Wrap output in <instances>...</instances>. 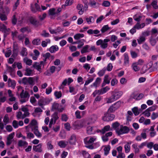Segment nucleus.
I'll list each match as a JSON object with an SVG mask.
<instances>
[{
    "label": "nucleus",
    "instance_id": "f257e3e1",
    "mask_svg": "<svg viewBox=\"0 0 158 158\" xmlns=\"http://www.w3.org/2000/svg\"><path fill=\"white\" fill-rule=\"evenodd\" d=\"M123 94V92L122 91H113L112 93L111 96L107 98V103H111L116 101Z\"/></svg>",
    "mask_w": 158,
    "mask_h": 158
},
{
    "label": "nucleus",
    "instance_id": "f03ea898",
    "mask_svg": "<svg viewBox=\"0 0 158 158\" xmlns=\"http://www.w3.org/2000/svg\"><path fill=\"white\" fill-rule=\"evenodd\" d=\"M51 101L48 98L42 97L38 101V105L43 110H45L44 106L48 105Z\"/></svg>",
    "mask_w": 158,
    "mask_h": 158
},
{
    "label": "nucleus",
    "instance_id": "7ed1b4c3",
    "mask_svg": "<svg viewBox=\"0 0 158 158\" xmlns=\"http://www.w3.org/2000/svg\"><path fill=\"white\" fill-rule=\"evenodd\" d=\"M17 88L18 91L20 90H22L20 94V96L21 98H27V100H28L30 96V95L28 92L27 91H25L23 89V87L21 86H17Z\"/></svg>",
    "mask_w": 158,
    "mask_h": 158
},
{
    "label": "nucleus",
    "instance_id": "20e7f679",
    "mask_svg": "<svg viewBox=\"0 0 158 158\" xmlns=\"http://www.w3.org/2000/svg\"><path fill=\"white\" fill-rule=\"evenodd\" d=\"M28 20L30 23L35 27H38L41 24L40 22L37 20L35 16H30Z\"/></svg>",
    "mask_w": 158,
    "mask_h": 158
},
{
    "label": "nucleus",
    "instance_id": "39448f33",
    "mask_svg": "<svg viewBox=\"0 0 158 158\" xmlns=\"http://www.w3.org/2000/svg\"><path fill=\"white\" fill-rule=\"evenodd\" d=\"M130 129L128 127L126 126H123L121 125L120 129L116 130V132L118 135H120L123 134L128 133Z\"/></svg>",
    "mask_w": 158,
    "mask_h": 158
},
{
    "label": "nucleus",
    "instance_id": "423d86ee",
    "mask_svg": "<svg viewBox=\"0 0 158 158\" xmlns=\"http://www.w3.org/2000/svg\"><path fill=\"white\" fill-rule=\"evenodd\" d=\"M109 113L107 112V113L105 114L104 116L102 118L103 120L109 122L112 121L115 118V115Z\"/></svg>",
    "mask_w": 158,
    "mask_h": 158
},
{
    "label": "nucleus",
    "instance_id": "0eeeda50",
    "mask_svg": "<svg viewBox=\"0 0 158 158\" xmlns=\"http://www.w3.org/2000/svg\"><path fill=\"white\" fill-rule=\"evenodd\" d=\"M120 103V102L118 101L112 105L108 109L107 112L110 113L115 111L119 107Z\"/></svg>",
    "mask_w": 158,
    "mask_h": 158
},
{
    "label": "nucleus",
    "instance_id": "6e6552de",
    "mask_svg": "<svg viewBox=\"0 0 158 158\" xmlns=\"http://www.w3.org/2000/svg\"><path fill=\"white\" fill-rule=\"evenodd\" d=\"M0 30L4 33V37H6L9 34L10 30V28H7L6 27L4 24H1L0 26Z\"/></svg>",
    "mask_w": 158,
    "mask_h": 158
},
{
    "label": "nucleus",
    "instance_id": "1a4fd4ad",
    "mask_svg": "<svg viewBox=\"0 0 158 158\" xmlns=\"http://www.w3.org/2000/svg\"><path fill=\"white\" fill-rule=\"evenodd\" d=\"M96 139V138L86 137L84 139V142L85 144H89L93 143Z\"/></svg>",
    "mask_w": 158,
    "mask_h": 158
},
{
    "label": "nucleus",
    "instance_id": "9d476101",
    "mask_svg": "<svg viewBox=\"0 0 158 158\" xmlns=\"http://www.w3.org/2000/svg\"><path fill=\"white\" fill-rule=\"evenodd\" d=\"M13 53L11 57L15 58L18 55L19 52V47L17 44H14L13 45Z\"/></svg>",
    "mask_w": 158,
    "mask_h": 158
},
{
    "label": "nucleus",
    "instance_id": "9b49d317",
    "mask_svg": "<svg viewBox=\"0 0 158 158\" xmlns=\"http://www.w3.org/2000/svg\"><path fill=\"white\" fill-rule=\"evenodd\" d=\"M42 144L40 143L37 145H34L33 146L32 149L36 152H42Z\"/></svg>",
    "mask_w": 158,
    "mask_h": 158
},
{
    "label": "nucleus",
    "instance_id": "f8f14e48",
    "mask_svg": "<svg viewBox=\"0 0 158 158\" xmlns=\"http://www.w3.org/2000/svg\"><path fill=\"white\" fill-rule=\"evenodd\" d=\"M8 83L9 87H10L13 89H15L16 84L15 81L9 78L8 79Z\"/></svg>",
    "mask_w": 158,
    "mask_h": 158
},
{
    "label": "nucleus",
    "instance_id": "ddd939ff",
    "mask_svg": "<svg viewBox=\"0 0 158 158\" xmlns=\"http://www.w3.org/2000/svg\"><path fill=\"white\" fill-rule=\"evenodd\" d=\"M77 9L79 10L78 13L80 15H82L83 13L84 8L83 6L81 4H78L77 6Z\"/></svg>",
    "mask_w": 158,
    "mask_h": 158
},
{
    "label": "nucleus",
    "instance_id": "4468645a",
    "mask_svg": "<svg viewBox=\"0 0 158 158\" xmlns=\"http://www.w3.org/2000/svg\"><path fill=\"white\" fill-rule=\"evenodd\" d=\"M69 143L71 145L75 144L76 141V136L75 134H72L69 140Z\"/></svg>",
    "mask_w": 158,
    "mask_h": 158
},
{
    "label": "nucleus",
    "instance_id": "2eb2a0df",
    "mask_svg": "<svg viewBox=\"0 0 158 158\" xmlns=\"http://www.w3.org/2000/svg\"><path fill=\"white\" fill-rule=\"evenodd\" d=\"M73 125L75 127V128L77 129L82 127L83 126L82 123L80 121H77L73 123Z\"/></svg>",
    "mask_w": 158,
    "mask_h": 158
},
{
    "label": "nucleus",
    "instance_id": "dca6fc26",
    "mask_svg": "<svg viewBox=\"0 0 158 158\" xmlns=\"http://www.w3.org/2000/svg\"><path fill=\"white\" fill-rule=\"evenodd\" d=\"M101 78L100 77H97L95 81L91 85V87H94L96 88L98 86V85H99L101 81Z\"/></svg>",
    "mask_w": 158,
    "mask_h": 158
},
{
    "label": "nucleus",
    "instance_id": "f3484780",
    "mask_svg": "<svg viewBox=\"0 0 158 158\" xmlns=\"http://www.w3.org/2000/svg\"><path fill=\"white\" fill-rule=\"evenodd\" d=\"M59 48L57 45H53L51 46L49 49V51L51 53L55 52L58 50Z\"/></svg>",
    "mask_w": 158,
    "mask_h": 158
},
{
    "label": "nucleus",
    "instance_id": "a211bd4d",
    "mask_svg": "<svg viewBox=\"0 0 158 158\" xmlns=\"http://www.w3.org/2000/svg\"><path fill=\"white\" fill-rule=\"evenodd\" d=\"M68 142L65 140H61L58 143V145L61 148H64L67 145Z\"/></svg>",
    "mask_w": 158,
    "mask_h": 158
},
{
    "label": "nucleus",
    "instance_id": "6ab92c4d",
    "mask_svg": "<svg viewBox=\"0 0 158 158\" xmlns=\"http://www.w3.org/2000/svg\"><path fill=\"white\" fill-rule=\"evenodd\" d=\"M110 89V88L107 86H106L105 87L102 88L101 89L99 90V95H102L105 94L108 90H109Z\"/></svg>",
    "mask_w": 158,
    "mask_h": 158
},
{
    "label": "nucleus",
    "instance_id": "aec40b11",
    "mask_svg": "<svg viewBox=\"0 0 158 158\" xmlns=\"http://www.w3.org/2000/svg\"><path fill=\"white\" fill-rule=\"evenodd\" d=\"M124 63L125 65L128 64L129 63V58L128 54L127 53H125L124 54Z\"/></svg>",
    "mask_w": 158,
    "mask_h": 158
},
{
    "label": "nucleus",
    "instance_id": "412c9836",
    "mask_svg": "<svg viewBox=\"0 0 158 158\" xmlns=\"http://www.w3.org/2000/svg\"><path fill=\"white\" fill-rule=\"evenodd\" d=\"M110 126L109 125H107L105 126L101 130H100V131L102 134H104L106 132L110 130Z\"/></svg>",
    "mask_w": 158,
    "mask_h": 158
},
{
    "label": "nucleus",
    "instance_id": "4be33fe9",
    "mask_svg": "<svg viewBox=\"0 0 158 158\" xmlns=\"http://www.w3.org/2000/svg\"><path fill=\"white\" fill-rule=\"evenodd\" d=\"M87 33L89 35H91L93 34H97L100 33V31L97 29L93 30L92 29H89L87 31Z\"/></svg>",
    "mask_w": 158,
    "mask_h": 158
},
{
    "label": "nucleus",
    "instance_id": "5701e85b",
    "mask_svg": "<svg viewBox=\"0 0 158 158\" xmlns=\"http://www.w3.org/2000/svg\"><path fill=\"white\" fill-rule=\"evenodd\" d=\"M87 133L89 135L94 134L95 131L94 130L93 127L91 126L88 127L86 129Z\"/></svg>",
    "mask_w": 158,
    "mask_h": 158
},
{
    "label": "nucleus",
    "instance_id": "b1692460",
    "mask_svg": "<svg viewBox=\"0 0 158 158\" xmlns=\"http://www.w3.org/2000/svg\"><path fill=\"white\" fill-rule=\"evenodd\" d=\"M145 26V24L144 23H143L140 24L139 22L137 23L135 25V27L137 29H140L142 28Z\"/></svg>",
    "mask_w": 158,
    "mask_h": 158
},
{
    "label": "nucleus",
    "instance_id": "393cba45",
    "mask_svg": "<svg viewBox=\"0 0 158 158\" xmlns=\"http://www.w3.org/2000/svg\"><path fill=\"white\" fill-rule=\"evenodd\" d=\"M138 63H133L132 65V68L135 72H137L139 70V68L138 66Z\"/></svg>",
    "mask_w": 158,
    "mask_h": 158
},
{
    "label": "nucleus",
    "instance_id": "a878e982",
    "mask_svg": "<svg viewBox=\"0 0 158 158\" xmlns=\"http://www.w3.org/2000/svg\"><path fill=\"white\" fill-rule=\"evenodd\" d=\"M133 19L137 21V23L139 22L142 18V16L136 14L133 16Z\"/></svg>",
    "mask_w": 158,
    "mask_h": 158
},
{
    "label": "nucleus",
    "instance_id": "bb28decb",
    "mask_svg": "<svg viewBox=\"0 0 158 158\" xmlns=\"http://www.w3.org/2000/svg\"><path fill=\"white\" fill-rule=\"evenodd\" d=\"M90 47L88 45H85L82 49L81 50V52L82 54L89 52V51H88V48Z\"/></svg>",
    "mask_w": 158,
    "mask_h": 158
},
{
    "label": "nucleus",
    "instance_id": "cd10ccee",
    "mask_svg": "<svg viewBox=\"0 0 158 158\" xmlns=\"http://www.w3.org/2000/svg\"><path fill=\"white\" fill-rule=\"evenodd\" d=\"M110 29V28L109 27L108 25H105L101 29V31L102 33H104Z\"/></svg>",
    "mask_w": 158,
    "mask_h": 158
},
{
    "label": "nucleus",
    "instance_id": "c85d7f7f",
    "mask_svg": "<svg viewBox=\"0 0 158 158\" xmlns=\"http://www.w3.org/2000/svg\"><path fill=\"white\" fill-rule=\"evenodd\" d=\"M28 143L26 141H23L21 140H19L18 143V145L19 147H21L27 145Z\"/></svg>",
    "mask_w": 158,
    "mask_h": 158
},
{
    "label": "nucleus",
    "instance_id": "c756f323",
    "mask_svg": "<svg viewBox=\"0 0 158 158\" xmlns=\"http://www.w3.org/2000/svg\"><path fill=\"white\" fill-rule=\"evenodd\" d=\"M131 110L135 116H137L139 114L138 108L137 107H133L131 109Z\"/></svg>",
    "mask_w": 158,
    "mask_h": 158
},
{
    "label": "nucleus",
    "instance_id": "7c9ffc66",
    "mask_svg": "<svg viewBox=\"0 0 158 158\" xmlns=\"http://www.w3.org/2000/svg\"><path fill=\"white\" fill-rule=\"evenodd\" d=\"M110 149V145H107L104 148V155L107 156L109 153V151Z\"/></svg>",
    "mask_w": 158,
    "mask_h": 158
},
{
    "label": "nucleus",
    "instance_id": "2f4dec72",
    "mask_svg": "<svg viewBox=\"0 0 158 158\" xmlns=\"http://www.w3.org/2000/svg\"><path fill=\"white\" fill-rule=\"evenodd\" d=\"M59 107V104L56 102H54L52 106L51 111H54L58 109Z\"/></svg>",
    "mask_w": 158,
    "mask_h": 158
},
{
    "label": "nucleus",
    "instance_id": "473e14b6",
    "mask_svg": "<svg viewBox=\"0 0 158 158\" xmlns=\"http://www.w3.org/2000/svg\"><path fill=\"white\" fill-rule=\"evenodd\" d=\"M84 36V35L83 34L77 33L74 35V38L76 40H78L81 38L83 37Z\"/></svg>",
    "mask_w": 158,
    "mask_h": 158
},
{
    "label": "nucleus",
    "instance_id": "72a5a7b5",
    "mask_svg": "<svg viewBox=\"0 0 158 158\" xmlns=\"http://www.w3.org/2000/svg\"><path fill=\"white\" fill-rule=\"evenodd\" d=\"M56 9L55 8H50L48 10V14L49 15L53 16L56 15Z\"/></svg>",
    "mask_w": 158,
    "mask_h": 158
},
{
    "label": "nucleus",
    "instance_id": "f704fd0d",
    "mask_svg": "<svg viewBox=\"0 0 158 158\" xmlns=\"http://www.w3.org/2000/svg\"><path fill=\"white\" fill-rule=\"evenodd\" d=\"M94 78L92 77L91 78H88L86 81H85V83L84 84V88H86V87H85V86L89 84L92 82L94 80Z\"/></svg>",
    "mask_w": 158,
    "mask_h": 158
},
{
    "label": "nucleus",
    "instance_id": "c9c22d12",
    "mask_svg": "<svg viewBox=\"0 0 158 158\" xmlns=\"http://www.w3.org/2000/svg\"><path fill=\"white\" fill-rule=\"evenodd\" d=\"M38 63L35 62L33 65V66L34 68H35L38 71L40 72L41 70V67L39 64H37Z\"/></svg>",
    "mask_w": 158,
    "mask_h": 158
},
{
    "label": "nucleus",
    "instance_id": "e433bc0d",
    "mask_svg": "<svg viewBox=\"0 0 158 158\" xmlns=\"http://www.w3.org/2000/svg\"><path fill=\"white\" fill-rule=\"evenodd\" d=\"M153 62L152 61H150L145 66H146V68H147V69H146L145 70V71H147L148 69H149L151 68L152 67V66H153Z\"/></svg>",
    "mask_w": 158,
    "mask_h": 158
},
{
    "label": "nucleus",
    "instance_id": "4c0bfd02",
    "mask_svg": "<svg viewBox=\"0 0 158 158\" xmlns=\"http://www.w3.org/2000/svg\"><path fill=\"white\" fill-rule=\"evenodd\" d=\"M25 37V35L24 34L22 33L18 35L17 36V38L19 41H22L23 42Z\"/></svg>",
    "mask_w": 158,
    "mask_h": 158
},
{
    "label": "nucleus",
    "instance_id": "58836bf2",
    "mask_svg": "<svg viewBox=\"0 0 158 158\" xmlns=\"http://www.w3.org/2000/svg\"><path fill=\"white\" fill-rule=\"evenodd\" d=\"M110 78H109V76L108 75H106L104 77V82L106 84H109L110 83Z\"/></svg>",
    "mask_w": 158,
    "mask_h": 158
},
{
    "label": "nucleus",
    "instance_id": "ea45409f",
    "mask_svg": "<svg viewBox=\"0 0 158 158\" xmlns=\"http://www.w3.org/2000/svg\"><path fill=\"white\" fill-rule=\"evenodd\" d=\"M58 112H55L52 115V116L53 117V120L54 119V123H55L56 121L58 119L59 117L58 116Z\"/></svg>",
    "mask_w": 158,
    "mask_h": 158
},
{
    "label": "nucleus",
    "instance_id": "a19ab883",
    "mask_svg": "<svg viewBox=\"0 0 158 158\" xmlns=\"http://www.w3.org/2000/svg\"><path fill=\"white\" fill-rule=\"evenodd\" d=\"M32 43L34 45H39L40 44V39H35L32 41Z\"/></svg>",
    "mask_w": 158,
    "mask_h": 158
},
{
    "label": "nucleus",
    "instance_id": "79ce46f5",
    "mask_svg": "<svg viewBox=\"0 0 158 158\" xmlns=\"http://www.w3.org/2000/svg\"><path fill=\"white\" fill-rule=\"evenodd\" d=\"M27 48H23L21 52V54L22 56H27Z\"/></svg>",
    "mask_w": 158,
    "mask_h": 158
},
{
    "label": "nucleus",
    "instance_id": "37998d69",
    "mask_svg": "<svg viewBox=\"0 0 158 158\" xmlns=\"http://www.w3.org/2000/svg\"><path fill=\"white\" fill-rule=\"evenodd\" d=\"M28 84L32 85H34V81L33 78L32 77H29L28 79Z\"/></svg>",
    "mask_w": 158,
    "mask_h": 158
},
{
    "label": "nucleus",
    "instance_id": "c03bdc74",
    "mask_svg": "<svg viewBox=\"0 0 158 158\" xmlns=\"http://www.w3.org/2000/svg\"><path fill=\"white\" fill-rule=\"evenodd\" d=\"M157 3V0H155L153 1L151 4V5H152L153 8L156 9L158 8Z\"/></svg>",
    "mask_w": 158,
    "mask_h": 158
},
{
    "label": "nucleus",
    "instance_id": "a18cd8bd",
    "mask_svg": "<svg viewBox=\"0 0 158 158\" xmlns=\"http://www.w3.org/2000/svg\"><path fill=\"white\" fill-rule=\"evenodd\" d=\"M0 19L2 21H6L7 18L6 16L4 14L0 13Z\"/></svg>",
    "mask_w": 158,
    "mask_h": 158
},
{
    "label": "nucleus",
    "instance_id": "49530a36",
    "mask_svg": "<svg viewBox=\"0 0 158 158\" xmlns=\"http://www.w3.org/2000/svg\"><path fill=\"white\" fill-rule=\"evenodd\" d=\"M54 94L55 96L57 99L60 98L62 96V93L61 91H55Z\"/></svg>",
    "mask_w": 158,
    "mask_h": 158
},
{
    "label": "nucleus",
    "instance_id": "de8ad7c7",
    "mask_svg": "<svg viewBox=\"0 0 158 158\" xmlns=\"http://www.w3.org/2000/svg\"><path fill=\"white\" fill-rule=\"evenodd\" d=\"M106 69L104 68L102 70H100L98 73V75L100 77L103 76L105 73Z\"/></svg>",
    "mask_w": 158,
    "mask_h": 158
},
{
    "label": "nucleus",
    "instance_id": "09e8293b",
    "mask_svg": "<svg viewBox=\"0 0 158 158\" xmlns=\"http://www.w3.org/2000/svg\"><path fill=\"white\" fill-rule=\"evenodd\" d=\"M25 75L27 76H30L32 73V70L29 68H27L26 69Z\"/></svg>",
    "mask_w": 158,
    "mask_h": 158
},
{
    "label": "nucleus",
    "instance_id": "8fccbe9b",
    "mask_svg": "<svg viewBox=\"0 0 158 158\" xmlns=\"http://www.w3.org/2000/svg\"><path fill=\"white\" fill-rule=\"evenodd\" d=\"M118 80L115 78L113 79L111 81V85L112 86H114L118 83Z\"/></svg>",
    "mask_w": 158,
    "mask_h": 158
},
{
    "label": "nucleus",
    "instance_id": "3c124183",
    "mask_svg": "<svg viewBox=\"0 0 158 158\" xmlns=\"http://www.w3.org/2000/svg\"><path fill=\"white\" fill-rule=\"evenodd\" d=\"M73 3V0H66L65 2V5L66 6H70Z\"/></svg>",
    "mask_w": 158,
    "mask_h": 158
},
{
    "label": "nucleus",
    "instance_id": "603ef678",
    "mask_svg": "<svg viewBox=\"0 0 158 158\" xmlns=\"http://www.w3.org/2000/svg\"><path fill=\"white\" fill-rule=\"evenodd\" d=\"M102 5L105 7H109L110 5V2L108 1H104L102 3Z\"/></svg>",
    "mask_w": 158,
    "mask_h": 158
},
{
    "label": "nucleus",
    "instance_id": "864d4df0",
    "mask_svg": "<svg viewBox=\"0 0 158 158\" xmlns=\"http://www.w3.org/2000/svg\"><path fill=\"white\" fill-rule=\"evenodd\" d=\"M33 132L35 135L38 138H40L42 136V135L39 132L38 130L37 131H34Z\"/></svg>",
    "mask_w": 158,
    "mask_h": 158
},
{
    "label": "nucleus",
    "instance_id": "5fc2aeb1",
    "mask_svg": "<svg viewBox=\"0 0 158 158\" xmlns=\"http://www.w3.org/2000/svg\"><path fill=\"white\" fill-rule=\"evenodd\" d=\"M124 148L125 149V152L126 153H127L129 152L130 149V147L129 145H125Z\"/></svg>",
    "mask_w": 158,
    "mask_h": 158
},
{
    "label": "nucleus",
    "instance_id": "6e6d98bb",
    "mask_svg": "<svg viewBox=\"0 0 158 158\" xmlns=\"http://www.w3.org/2000/svg\"><path fill=\"white\" fill-rule=\"evenodd\" d=\"M149 111L148 110H147V109L146 110L142 113L143 114H144L145 116L149 117L150 116L151 114L149 112Z\"/></svg>",
    "mask_w": 158,
    "mask_h": 158
},
{
    "label": "nucleus",
    "instance_id": "4d7b16f0",
    "mask_svg": "<svg viewBox=\"0 0 158 158\" xmlns=\"http://www.w3.org/2000/svg\"><path fill=\"white\" fill-rule=\"evenodd\" d=\"M47 146L48 150H51L53 148V146L52 144V142L51 141L48 142Z\"/></svg>",
    "mask_w": 158,
    "mask_h": 158
},
{
    "label": "nucleus",
    "instance_id": "13d9d810",
    "mask_svg": "<svg viewBox=\"0 0 158 158\" xmlns=\"http://www.w3.org/2000/svg\"><path fill=\"white\" fill-rule=\"evenodd\" d=\"M12 125L15 128H17L18 127V123L17 121L14 120L12 122Z\"/></svg>",
    "mask_w": 158,
    "mask_h": 158
},
{
    "label": "nucleus",
    "instance_id": "bf43d9fd",
    "mask_svg": "<svg viewBox=\"0 0 158 158\" xmlns=\"http://www.w3.org/2000/svg\"><path fill=\"white\" fill-rule=\"evenodd\" d=\"M43 33L41 34V35L44 37H48L50 36V35L48 33H47L45 30L43 31Z\"/></svg>",
    "mask_w": 158,
    "mask_h": 158
},
{
    "label": "nucleus",
    "instance_id": "052dcab7",
    "mask_svg": "<svg viewBox=\"0 0 158 158\" xmlns=\"http://www.w3.org/2000/svg\"><path fill=\"white\" fill-rule=\"evenodd\" d=\"M157 117H158V113L153 112L151 115V119L154 120Z\"/></svg>",
    "mask_w": 158,
    "mask_h": 158
},
{
    "label": "nucleus",
    "instance_id": "680f3d73",
    "mask_svg": "<svg viewBox=\"0 0 158 158\" xmlns=\"http://www.w3.org/2000/svg\"><path fill=\"white\" fill-rule=\"evenodd\" d=\"M145 40V38L144 37H141L139 39L137 40L139 44H141Z\"/></svg>",
    "mask_w": 158,
    "mask_h": 158
},
{
    "label": "nucleus",
    "instance_id": "e2e57ef3",
    "mask_svg": "<svg viewBox=\"0 0 158 158\" xmlns=\"http://www.w3.org/2000/svg\"><path fill=\"white\" fill-rule=\"evenodd\" d=\"M18 33V32L16 31L11 32V36L13 40H14L15 37H17Z\"/></svg>",
    "mask_w": 158,
    "mask_h": 158
},
{
    "label": "nucleus",
    "instance_id": "0e129e2a",
    "mask_svg": "<svg viewBox=\"0 0 158 158\" xmlns=\"http://www.w3.org/2000/svg\"><path fill=\"white\" fill-rule=\"evenodd\" d=\"M130 53L131 56L133 58H135L137 56V53L134 51H131Z\"/></svg>",
    "mask_w": 158,
    "mask_h": 158
},
{
    "label": "nucleus",
    "instance_id": "69168bd1",
    "mask_svg": "<svg viewBox=\"0 0 158 158\" xmlns=\"http://www.w3.org/2000/svg\"><path fill=\"white\" fill-rule=\"evenodd\" d=\"M64 127L65 129L68 131H69L70 130L71 126L70 124L67 123L64 124Z\"/></svg>",
    "mask_w": 158,
    "mask_h": 158
},
{
    "label": "nucleus",
    "instance_id": "338daca9",
    "mask_svg": "<svg viewBox=\"0 0 158 158\" xmlns=\"http://www.w3.org/2000/svg\"><path fill=\"white\" fill-rule=\"evenodd\" d=\"M152 68L153 71L158 70V61L153 64Z\"/></svg>",
    "mask_w": 158,
    "mask_h": 158
},
{
    "label": "nucleus",
    "instance_id": "774afa93",
    "mask_svg": "<svg viewBox=\"0 0 158 158\" xmlns=\"http://www.w3.org/2000/svg\"><path fill=\"white\" fill-rule=\"evenodd\" d=\"M125 154L122 152L119 153L117 156V158H125Z\"/></svg>",
    "mask_w": 158,
    "mask_h": 158
}]
</instances>
